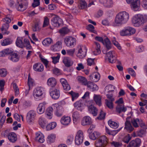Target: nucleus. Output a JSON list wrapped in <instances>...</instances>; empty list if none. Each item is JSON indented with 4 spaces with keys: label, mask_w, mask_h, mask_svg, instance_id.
Masks as SVG:
<instances>
[{
    "label": "nucleus",
    "mask_w": 147,
    "mask_h": 147,
    "mask_svg": "<svg viewBox=\"0 0 147 147\" xmlns=\"http://www.w3.org/2000/svg\"><path fill=\"white\" fill-rule=\"evenodd\" d=\"M57 82L56 79L53 77L49 78L47 82V84L49 86L53 87L56 85Z\"/></svg>",
    "instance_id": "bb28decb"
},
{
    "label": "nucleus",
    "mask_w": 147,
    "mask_h": 147,
    "mask_svg": "<svg viewBox=\"0 0 147 147\" xmlns=\"http://www.w3.org/2000/svg\"><path fill=\"white\" fill-rule=\"evenodd\" d=\"M57 125L56 123L55 122H53L49 123L46 126V128L48 130H51L55 128Z\"/></svg>",
    "instance_id": "8fccbe9b"
},
{
    "label": "nucleus",
    "mask_w": 147,
    "mask_h": 147,
    "mask_svg": "<svg viewBox=\"0 0 147 147\" xmlns=\"http://www.w3.org/2000/svg\"><path fill=\"white\" fill-rule=\"evenodd\" d=\"M115 87L112 85L109 84L106 86L105 88L104 93L105 94L112 93L115 89Z\"/></svg>",
    "instance_id": "2f4dec72"
},
{
    "label": "nucleus",
    "mask_w": 147,
    "mask_h": 147,
    "mask_svg": "<svg viewBox=\"0 0 147 147\" xmlns=\"http://www.w3.org/2000/svg\"><path fill=\"white\" fill-rule=\"evenodd\" d=\"M44 93V88L41 86L38 87L34 89L33 94L35 98L40 99L42 98Z\"/></svg>",
    "instance_id": "6e6552de"
},
{
    "label": "nucleus",
    "mask_w": 147,
    "mask_h": 147,
    "mask_svg": "<svg viewBox=\"0 0 147 147\" xmlns=\"http://www.w3.org/2000/svg\"><path fill=\"white\" fill-rule=\"evenodd\" d=\"M36 140L38 142L42 143L45 141L44 136L40 132H38L36 133Z\"/></svg>",
    "instance_id": "cd10ccee"
},
{
    "label": "nucleus",
    "mask_w": 147,
    "mask_h": 147,
    "mask_svg": "<svg viewBox=\"0 0 147 147\" xmlns=\"http://www.w3.org/2000/svg\"><path fill=\"white\" fill-rule=\"evenodd\" d=\"M105 113L102 110H101L99 115V116L97 118L99 120H102L105 118Z\"/></svg>",
    "instance_id": "e2e57ef3"
},
{
    "label": "nucleus",
    "mask_w": 147,
    "mask_h": 147,
    "mask_svg": "<svg viewBox=\"0 0 147 147\" xmlns=\"http://www.w3.org/2000/svg\"><path fill=\"white\" fill-rule=\"evenodd\" d=\"M53 109L52 107H49L47 109L45 113L46 117L49 119H51L53 117Z\"/></svg>",
    "instance_id": "f704fd0d"
},
{
    "label": "nucleus",
    "mask_w": 147,
    "mask_h": 147,
    "mask_svg": "<svg viewBox=\"0 0 147 147\" xmlns=\"http://www.w3.org/2000/svg\"><path fill=\"white\" fill-rule=\"evenodd\" d=\"M63 61L65 65L67 67H69L71 66L73 64V62L71 59L67 57H64Z\"/></svg>",
    "instance_id": "473e14b6"
},
{
    "label": "nucleus",
    "mask_w": 147,
    "mask_h": 147,
    "mask_svg": "<svg viewBox=\"0 0 147 147\" xmlns=\"http://www.w3.org/2000/svg\"><path fill=\"white\" fill-rule=\"evenodd\" d=\"M94 44L95 49L93 50L92 53L93 55H96L99 54L101 52L100 46V44L98 42H95Z\"/></svg>",
    "instance_id": "7c9ffc66"
},
{
    "label": "nucleus",
    "mask_w": 147,
    "mask_h": 147,
    "mask_svg": "<svg viewBox=\"0 0 147 147\" xmlns=\"http://www.w3.org/2000/svg\"><path fill=\"white\" fill-rule=\"evenodd\" d=\"M74 140V137L72 135H70L67 137L66 142L67 144H71Z\"/></svg>",
    "instance_id": "052dcab7"
},
{
    "label": "nucleus",
    "mask_w": 147,
    "mask_h": 147,
    "mask_svg": "<svg viewBox=\"0 0 147 147\" xmlns=\"http://www.w3.org/2000/svg\"><path fill=\"white\" fill-rule=\"evenodd\" d=\"M52 71L53 74L56 75H59L61 74L60 70L57 68H55Z\"/></svg>",
    "instance_id": "338daca9"
},
{
    "label": "nucleus",
    "mask_w": 147,
    "mask_h": 147,
    "mask_svg": "<svg viewBox=\"0 0 147 147\" xmlns=\"http://www.w3.org/2000/svg\"><path fill=\"white\" fill-rule=\"evenodd\" d=\"M136 30L133 28L128 26L120 31L121 35L123 36H131L135 34Z\"/></svg>",
    "instance_id": "0eeeda50"
},
{
    "label": "nucleus",
    "mask_w": 147,
    "mask_h": 147,
    "mask_svg": "<svg viewBox=\"0 0 147 147\" xmlns=\"http://www.w3.org/2000/svg\"><path fill=\"white\" fill-rule=\"evenodd\" d=\"M4 50V51L6 55H9L13 53V50L10 48H8L5 49Z\"/></svg>",
    "instance_id": "774afa93"
},
{
    "label": "nucleus",
    "mask_w": 147,
    "mask_h": 147,
    "mask_svg": "<svg viewBox=\"0 0 147 147\" xmlns=\"http://www.w3.org/2000/svg\"><path fill=\"white\" fill-rule=\"evenodd\" d=\"M51 22L52 25L55 27H58L62 24V20L59 17H56L52 18Z\"/></svg>",
    "instance_id": "4468645a"
},
{
    "label": "nucleus",
    "mask_w": 147,
    "mask_h": 147,
    "mask_svg": "<svg viewBox=\"0 0 147 147\" xmlns=\"http://www.w3.org/2000/svg\"><path fill=\"white\" fill-rule=\"evenodd\" d=\"M104 54L106 55L107 57L108 60L109 62L111 63H113L115 62L116 60L115 54V52L114 51H110L108 52H104L103 51Z\"/></svg>",
    "instance_id": "9b49d317"
},
{
    "label": "nucleus",
    "mask_w": 147,
    "mask_h": 147,
    "mask_svg": "<svg viewBox=\"0 0 147 147\" xmlns=\"http://www.w3.org/2000/svg\"><path fill=\"white\" fill-rule=\"evenodd\" d=\"M125 125L124 128L128 132L132 131L134 129L129 121H126L125 123Z\"/></svg>",
    "instance_id": "4c0bfd02"
},
{
    "label": "nucleus",
    "mask_w": 147,
    "mask_h": 147,
    "mask_svg": "<svg viewBox=\"0 0 147 147\" xmlns=\"http://www.w3.org/2000/svg\"><path fill=\"white\" fill-rule=\"evenodd\" d=\"M90 78L91 80L96 82L100 79V75L98 73H94L90 75Z\"/></svg>",
    "instance_id": "ea45409f"
},
{
    "label": "nucleus",
    "mask_w": 147,
    "mask_h": 147,
    "mask_svg": "<svg viewBox=\"0 0 147 147\" xmlns=\"http://www.w3.org/2000/svg\"><path fill=\"white\" fill-rule=\"evenodd\" d=\"M84 135L83 131L81 130H78L75 137V142L76 144L79 145L83 142Z\"/></svg>",
    "instance_id": "9d476101"
},
{
    "label": "nucleus",
    "mask_w": 147,
    "mask_h": 147,
    "mask_svg": "<svg viewBox=\"0 0 147 147\" xmlns=\"http://www.w3.org/2000/svg\"><path fill=\"white\" fill-rule=\"evenodd\" d=\"M77 79L80 83L84 86H86L88 82L85 78L81 76H78Z\"/></svg>",
    "instance_id": "e433bc0d"
},
{
    "label": "nucleus",
    "mask_w": 147,
    "mask_h": 147,
    "mask_svg": "<svg viewBox=\"0 0 147 147\" xmlns=\"http://www.w3.org/2000/svg\"><path fill=\"white\" fill-rule=\"evenodd\" d=\"M28 84L29 88H30V86H33L34 84L33 80L30 78L29 76H28Z\"/></svg>",
    "instance_id": "0e129e2a"
},
{
    "label": "nucleus",
    "mask_w": 147,
    "mask_h": 147,
    "mask_svg": "<svg viewBox=\"0 0 147 147\" xmlns=\"http://www.w3.org/2000/svg\"><path fill=\"white\" fill-rule=\"evenodd\" d=\"M2 115V113L1 112L0 113V128L2 127L3 125V124L5 122V119L6 116H5L3 115L1 117Z\"/></svg>",
    "instance_id": "603ef678"
},
{
    "label": "nucleus",
    "mask_w": 147,
    "mask_h": 147,
    "mask_svg": "<svg viewBox=\"0 0 147 147\" xmlns=\"http://www.w3.org/2000/svg\"><path fill=\"white\" fill-rule=\"evenodd\" d=\"M146 129H143L140 130L138 132V136L140 137H142L146 133Z\"/></svg>",
    "instance_id": "680f3d73"
},
{
    "label": "nucleus",
    "mask_w": 147,
    "mask_h": 147,
    "mask_svg": "<svg viewBox=\"0 0 147 147\" xmlns=\"http://www.w3.org/2000/svg\"><path fill=\"white\" fill-rule=\"evenodd\" d=\"M24 47H26L28 49H30L31 47L30 45V42L29 40L26 38H25L24 40Z\"/></svg>",
    "instance_id": "864d4df0"
},
{
    "label": "nucleus",
    "mask_w": 147,
    "mask_h": 147,
    "mask_svg": "<svg viewBox=\"0 0 147 147\" xmlns=\"http://www.w3.org/2000/svg\"><path fill=\"white\" fill-rule=\"evenodd\" d=\"M92 121L91 118L89 116L84 117L82 119L81 123L82 125L85 126L91 124Z\"/></svg>",
    "instance_id": "2eb2a0df"
},
{
    "label": "nucleus",
    "mask_w": 147,
    "mask_h": 147,
    "mask_svg": "<svg viewBox=\"0 0 147 147\" xmlns=\"http://www.w3.org/2000/svg\"><path fill=\"white\" fill-rule=\"evenodd\" d=\"M8 138L10 142L13 143L15 142L17 139L16 134L15 133L12 132L9 133Z\"/></svg>",
    "instance_id": "c756f323"
},
{
    "label": "nucleus",
    "mask_w": 147,
    "mask_h": 147,
    "mask_svg": "<svg viewBox=\"0 0 147 147\" xmlns=\"http://www.w3.org/2000/svg\"><path fill=\"white\" fill-rule=\"evenodd\" d=\"M64 42L67 47L72 48L76 45V39L71 36H67L64 39Z\"/></svg>",
    "instance_id": "39448f33"
},
{
    "label": "nucleus",
    "mask_w": 147,
    "mask_h": 147,
    "mask_svg": "<svg viewBox=\"0 0 147 147\" xmlns=\"http://www.w3.org/2000/svg\"><path fill=\"white\" fill-rule=\"evenodd\" d=\"M89 137L92 140H95L97 138H98L100 136V134L97 131H94L93 133H89Z\"/></svg>",
    "instance_id": "58836bf2"
},
{
    "label": "nucleus",
    "mask_w": 147,
    "mask_h": 147,
    "mask_svg": "<svg viewBox=\"0 0 147 147\" xmlns=\"http://www.w3.org/2000/svg\"><path fill=\"white\" fill-rule=\"evenodd\" d=\"M129 18V13L125 11L121 12L118 13L115 19L113 26H119L126 23Z\"/></svg>",
    "instance_id": "f257e3e1"
},
{
    "label": "nucleus",
    "mask_w": 147,
    "mask_h": 147,
    "mask_svg": "<svg viewBox=\"0 0 147 147\" xmlns=\"http://www.w3.org/2000/svg\"><path fill=\"white\" fill-rule=\"evenodd\" d=\"M69 94L71 96L72 100L73 101L76 99L79 96V94L78 93H75L72 91H71Z\"/></svg>",
    "instance_id": "3c124183"
},
{
    "label": "nucleus",
    "mask_w": 147,
    "mask_h": 147,
    "mask_svg": "<svg viewBox=\"0 0 147 147\" xmlns=\"http://www.w3.org/2000/svg\"><path fill=\"white\" fill-rule=\"evenodd\" d=\"M55 134H51L48 136L47 140L49 142H53L55 141Z\"/></svg>",
    "instance_id": "de8ad7c7"
},
{
    "label": "nucleus",
    "mask_w": 147,
    "mask_h": 147,
    "mask_svg": "<svg viewBox=\"0 0 147 147\" xmlns=\"http://www.w3.org/2000/svg\"><path fill=\"white\" fill-rule=\"evenodd\" d=\"M49 93L51 98L54 99H57L59 97L60 92L58 89L50 88L49 90Z\"/></svg>",
    "instance_id": "ddd939ff"
},
{
    "label": "nucleus",
    "mask_w": 147,
    "mask_h": 147,
    "mask_svg": "<svg viewBox=\"0 0 147 147\" xmlns=\"http://www.w3.org/2000/svg\"><path fill=\"white\" fill-rule=\"evenodd\" d=\"M87 65L89 66H91L94 64V59L88 58L87 60Z\"/></svg>",
    "instance_id": "69168bd1"
},
{
    "label": "nucleus",
    "mask_w": 147,
    "mask_h": 147,
    "mask_svg": "<svg viewBox=\"0 0 147 147\" xmlns=\"http://www.w3.org/2000/svg\"><path fill=\"white\" fill-rule=\"evenodd\" d=\"M53 107H56V110L55 112V115L57 117H60L63 115L64 110L63 107L59 105L58 104H55L52 105Z\"/></svg>",
    "instance_id": "f8f14e48"
},
{
    "label": "nucleus",
    "mask_w": 147,
    "mask_h": 147,
    "mask_svg": "<svg viewBox=\"0 0 147 147\" xmlns=\"http://www.w3.org/2000/svg\"><path fill=\"white\" fill-rule=\"evenodd\" d=\"M105 104L110 109H112L113 108V105L112 102L113 101H109L107 99H106Z\"/></svg>",
    "instance_id": "13d9d810"
},
{
    "label": "nucleus",
    "mask_w": 147,
    "mask_h": 147,
    "mask_svg": "<svg viewBox=\"0 0 147 147\" xmlns=\"http://www.w3.org/2000/svg\"><path fill=\"white\" fill-rule=\"evenodd\" d=\"M141 143V140L137 138L135 140H133L131 141L128 145L127 147H139Z\"/></svg>",
    "instance_id": "dca6fc26"
},
{
    "label": "nucleus",
    "mask_w": 147,
    "mask_h": 147,
    "mask_svg": "<svg viewBox=\"0 0 147 147\" xmlns=\"http://www.w3.org/2000/svg\"><path fill=\"white\" fill-rule=\"evenodd\" d=\"M33 69L35 71L41 72L43 70L44 67L40 63H37L34 64L33 65Z\"/></svg>",
    "instance_id": "b1692460"
},
{
    "label": "nucleus",
    "mask_w": 147,
    "mask_h": 147,
    "mask_svg": "<svg viewBox=\"0 0 147 147\" xmlns=\"http://www.w3.org/2000/svg\"><path fill=\"white\" fill-rule=\"evenodd\" d=\"M69 30L67 28H63L59 30V33L61 34H65L68 33Z\"/></svg>",
    "instance_id": "6e6d98bb"
},
{
    "label": "nucleus",
    "mask_w": 147,
    "mask_h": 147,
    "mask_svg": "<svg viewBox=\"0 0 147 147\" xmlns=\"http://www.w3.org/2000/svg\"><path fill=\"white\" fill-rule=\"evenodd\" d=\"M99 2L104 7L107 8L112 7L113 5L112 0H99Z\"/></svg>",
    "instance_id": "f3484780"
},
{
    "label": "nucleus",
    "mask_w": 147,
    "mask_h": 147,
    "mask_svg": "<svg viewBox=\"0 0 147 147\" xmlns=\"http://www.w3.org/2000/svg\"><path fill=\"white\" fill-rule=\"evenodd\" d=\"M108 139L105 136L100 137L95 142V145L96 147H105L108 143Z\"/></svg>",
    "instance_id": "7ed1b4c3"
},
{
    "label": "nucleus",
    "mask_w": 147,
    "mask_h": 147,
    "mask_svg": "<svg viewBox=\"0 0 147 147\" xmlns=\"http://www.w3.org/2000/svg\"><path fill=\"white\" fill-rule=\"evenodd\" d=\"M127 110V108L125 107L124 105H117L116 108V111L117 113H120L122 112H125Z\"/></svg>",
    "instance_id": "c9c22d12"
},
{
    "label": "nucleus",
    "mask_w": 147,
    "mask_h": 147,
    "mask_svg": "<svg viewBox=\"0 0 147 147\" xmlns=\"http://www.w3.org/2000/svg\"><path fill=\"white\" fill-rule=\"evenodd\" d=\"M13 87L15 91V96H18L20 92L18 88L16 83L13 84Z\"/></svg>",
    "instance_id": "4d7b16f0"
},
{
    "label": "nucleus",
    "mask_w": 147,
    "mask_h": 147,
    "mask_svg": "<svg viewBox=\"0 0 147 147\" xmlns=\"http://www.w3.org/2000/svg\"><path fill=\"white\" fill-rule=\"evenodd\" d=\"M28 4L26 0H18L15 4V7L18 11H24L27 8Z\"/></svg>",
    "instance_id": "20e7f679"
},
{
    "label": "nucleus",
    "mask_w": 147,
    "mask_h": 147,
    "mask_svg": "<svg viewBox=\"0 0 147 147\" xmlns=\"http://www.w3.org/2000/svg\"><path fill=\"white\" fill-rule=\"evenodd\" d=\"M36 112L34 110H31L27 113L26 116V121L27 123L29 124H32L34 123L36 119Z\"/></svg>",
    "instance_id": "423d86ee"
},
{
    "label": "nucleus",
    "mask_w": 147,
    "mask_h": 147,
    "mask_svg": "<svg viewBox=\"0 0 147 147\" xmlns=\"http://www.w3.org/2000/svg\"><path fill=\"white\" fill-rule=\"evenodd\" d=\"M9 26V24L7 23H4L2 25L1 30L3 34L8 35L9 34L10 32L8 30Z\"/></svg>",
    "instance_id": "5701e85b"
},
{
    "label": "nucleus",
    "mask_w": 147,
    "mask_h": 147,
    "mask_svg": "<svg viewBox=\"0 0 147 147\" xmlns=\"http://www.w3.org/2000/svg\"><path fill=\"white\" fill-rule=\"evenodd\" d=\"M86 86L92 91L97 90L98 89V86L94 82L90 81H88Z\"/></svg>",
    "instance_id": "6ab92c4d"
},
{
    "label": "nucleus",
    "mask_w": 147,
    "mask_h": 147,
    "mask_svg": "<svg viewBox=\"0 0 147 147\" xmlns=\"http://www.w3.org/2000/svg\"><path fill=\"white\" fill-rule=\"evenodd\" d=\"M75 49H70L66 50V54L71 56H73L75 53Z\"/></svg>",
    "instance_id": "bf43d9fd"
},
{
    "label": "nucleus",
    "mask_w": 147,
    "mask_h": 147,
    "mask_svg": "<svg viewBox=\"0 0 147 147\" xmlns=\"http://www.w3.org/2000/svg\"><path fill=\"white\" fill-rule=\"evenodd\" d=\"M86 55V52L85 51H83L81 48L79 49L77 54V56L78 57L80 58H82L84 57Z\"/></svg>",
    "instance_id": "37998d69"
},
{
    "label": "nucleus",
    "mask_w": 147,
    "mask_h": 147,
    "mask_svg": "<svg viewBox=\"0 0 147 147\" xmlns=\"http://www.w3.org/2000/svg\"><path fill=\"white\" fill-rule=\"evenodd\" d=\"M60 121L62 125H67L71 121V117L69 116H64L61 117Z\"/></svg>",
    "instance_id": "a211bd4d"
},
{
    "label": "nucleus",
    "mask_w": 147,
    "mask_h": 147,
    "mask_svg": "<svg viewBox=\"0 0 147 147\" xmlns=\"http://www.w3.org/2000/svg\"><path fill=\"white\" fill-rule=\"evenodd\" d=\"M16 44L18 47L23 48L24 45L22 41V38H18L16 41Z\"/></svg>",
    "instance_id": "c03bdc74"
},
{
    "label": "nucleus",
    "mask_w": 147,
    "mask_h": 147,
    "mask_svg": "<svg viewBox=\"0 0 147 147\" xmlns=\"http://www.w3.org/2000/svg\"><path fill=\"white\" fill-rule=\"evenodd\" d=\"M102 97L100 95L94 94L93 96V99L96 103L100 106L101 104Z\"/></svg>",
    "instance_id": "72a5a7b5"
},
{
    "label": "nucleus",
    "mask_w": 147,
    "mask_h": 147,
    "mask_svg": "<svg viewBox=\"0 0 147 147\" xmlns=\"http://www.w3.org/2000/svg\"><path fill=\"white\" fill-rule=\"evenodd\" d=\"M74 106L76 109L82 111L84 108V102L82 100H80L74 104Z\"/></svg>",
    "instance_id": "4be33fe9"
},
{
    "label": "nucleus",
    "mask_w": 147,
    "mask_h": 147,
    "mask_svg": "<svg viewBox=\"0 0 147 147\" xmlns=\"http://www.w3.org/2000/svg\"><path fill=\"white\" fill-rule=\"evenodd\" d=\"M62 42L61 41H59L56 43L51 46V49L54 51H59L61 48Z\"/></svg>",
    "instance_id": "393cba45"
},
{
    "label": "nucleus",
    "mask_w": 147,
    "mask_h": 147,
    "mask_svg": "<svg viewBox=\"0 0 147 147\" xmlns=\"http://www.w3.org/2000/svg\"><path fill=\"white\" fill-rule=\"evenodd\" d=\"M88 110L89 112L94 116H96L98 114L97 109L93 105H91L88 107Z\"/></svg>",
    "instance_id": "a878e982"
},
{
    "label": "nucleus",
    "mask_w": 147,
    "mask_h": 147,
    "mask_svg": "<svg viewBox=\"0 0 147 147\" xmlns=\"http://www.w3.org/2000/svg\"><path fill=\"white\" fill-rule=\"evenodd\" d=\"M47 121L44 118L42 117L39 118L38 120V123L42 128H44L46 126H47Z\"/></svg>",
    "instance_id": "79ce46f5"
},
{
    "label": "nucleus",
    "mask_w": 147,
    "mask_h": 147,
    "mask_svg": "<svg viewBox=\"0 0 147 147\" xmlns=\"http://www.w3.org/2000/svg\"><path fill=\"white\" fill-rule=\"evenodd\" d=\"M95 39L103 43L105 46L107 51L111 49V44L108 38H107L104 40L102 37L97 36L95 37Z\"/></svg>",
    "instance_id": "1a4fd4ad"
},
{
    "label": "nucleus",
    "mask_w": 147,
    "mask_h": 147,
    "mask_svg": "<svg viewBox=\"0 0 147 147\" xmlns=\"http://www.w3.org/2000/svg\"><path fill=\"white\" fill-rule=\"evenodd\" d=\"M8 58L13 62H16L19 60L20 57L17 53L13 52L9 56Z\"/></svg>",
    "instance_id": "412c9836"
},
{
    "label": "nucleus",
    "mask_w": 147,
    "mask_h": 147,
    "mask_svg": "<svg viewBox=\"0 0 147 147\" xmlns=\"http://www.w3.org/2000/svg\"><path fill=\"white\" fill-rule=\"evenodd\" d=\"M7 74V71L5 68L0 69V76L2 77H5Z\"/></svg>",
    "instance_id": "5fc2aeb1"
},
{
    "label": "nucleus",
    "mask_w": 147,
    "mask_h": 147,
    "mask_svg": "<svg viewBox=\"0 0 147 147\" xmlns=\"http://www.w3.org/2000/svg\"><path fill=\"white\" fill-rule=\"evenodd\" d=\"M132 22L134 26L139 27L147 22V15L138 14L133 17Z\"/></svg>",
    "instance_id": "f03ea898"
},
{
    "label": "nucleus",
    "mask_w": 147,
    "mask_h": 147,
    "mask_svg": "<svg viewBox=\"0 0 147 147\" xmlns=\"http://www.w3.org/2000/svg\"><path fill=\"white\" fill-rule=\"evenodd\" d=\"M53 42L52 40L50 38H47L44 40L42 42V44L46 46H49Z\"/></svg>",
    "instance_id": "a18cd8bd"
},
{
    "label": "nucleus",
    "mask_w": 147,
    "mask_h": 147,
    "mask_svg": "<svg viewBox=\"0 0 147 147\" xmlns=\"http://www.w3.org/2000/svg\"><path fill=\"white\" fill-rule=\"evenodd\" d=\"M12 42V39L9 38H6L1 42V44L3 46H5L10 45Z\"/></svg>",
    "instance_id": "a19ab883"
},
{
    "label": "nucleus",
    "mask_w": 147,
    "mask_h": 147,
    "mask_svg": "<svg viewBox=\"0 0 147 147\" xmlns=\"http://www.w3.org/2000/svg\"><path fill=\"white\" fill-rule=\"evenodd\" d=\"M45 104L44 103H40L37 109V112L39 114L43 113L45 111Z\"/></svg>",
    "instance_id": "c85d7f7f"
},
{
    "label": "nucleus",
    "mask_w": 147,
    "mask_h": 147,
    "mask_svg": "<svg viewBox=\"0 0 147 147\" xmlns=\"http://www.w3.org/2000/svg\"><path fill=\"white\" fill-rule=\"evenodd\" d=\"M131 3V6L132 9L135 11H138L139 9L140 5V0H136Z\"/></svg>",
    "instance_id": "aec40b11"
},
{
    "label": "nucleus",
    "mask_w": 147,
    "mask_h": 147,
    "mask_svg": "<svg viewBox=\"0 0 147 147\" xmlns=\"http://www.w3.org/2000/svg\"><path fill=\"white\" fill-rule=\"evenodd\" d=\"M140 119H131V122L134 127H137L139 126L138 125L140 122H141V121H140Z\"/></svg>",
    "instance_id": "09e8293b"
},
{
    "label": "nucleus",
    "mask_w": 147,
    "mask_h": 147,
    "mask_svg": "<svg viewBox=\"0 0 147 147\" xmlns=\"http://www.w3.org/2000/svg\"><path fill=\"white\" fill-rule=\"evenodd\" d=\"M108 123L109 126L111 128L115 129L117 128L119 126V125L117 123L111 120H109L108 121Z\"/></svg>",
    "instance_id": "49530a36"
}]
</instances>
